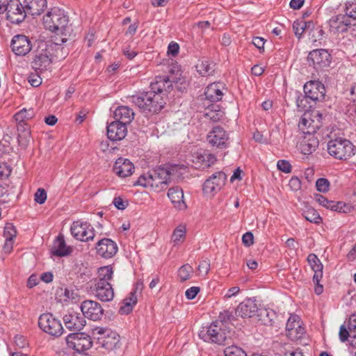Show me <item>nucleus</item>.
Here are the masks:
<instances>
[{
  "mask_svg": "<svg viewBox=\"0 0 356 356\" xmlns=\"http://www.w3.org/2000/svg\"><path fill=\"white\" fill-rule=\"evenodd\" d=\"M149 88V91L133 95L131 102L145 113H158L165 104L163 97L170 91L172 83L167 76H159L151 83Z\"/></svg>",
  "mask_w": 356,
  "mask_h": 356,
  "instance_id": "nucleus-1",
  "label": "nucleus"
},
{
  "mask_svg": "<svg viewBox=\"0 0 356 356\" xmlns=\"http://www.w3.org/2000/svg\"><path fill=\"white\" fill-rule=\"evenodd\" d=\"M175 167H159L139 177L134 185L151 188L156 192H160L167 188L174 175Z\"/></svg>",
  "mask_w": 356,
  "mask_h": 356,
  "instance_id": "nucleus-2",
  "label": "nucleus"
},
{
  "mask_svg": "<svg viewBox=\"0 0 356 356\" xmlns=\"http://www.w3.org/2000/svg\"><path fill=\"white\" fill-rule=\"evenodd\" d=\"M232 330L220 321L213 322L206 330H202L199 333V337L204 341L224 346L232 342Z\"/></svg>",
  "mask_w": 356,
  "mask_h": 356,
  "instance_id": "nucleus-3",
  "label": "nucleus"
},
{
  "mask_svg": "<svg viewBox=\"0 0 356 356\" xmlns=\"http://www.w3.org/2000/svg\"><path fill=\"white\" fill-rule=\"evenodd\" d=\"M92 334L97 340L96 344L108 351L120 346V335L108 328L96 327L92 330Z\"/></svg>",
  "mask_w": 356,
  "mask_h": 356,
  "instance_id": "nucleus-4",
  "label": "nucleus"
},
{
  "mask_svg": "<svg viewBox=\"0 0 356 356\" xmlns=\"http://www.w3.org/2000/svg\"><path fill=\"white\" fill-rule=\"evenodd\" d=\"M353 143L343 138L331 139L327 143V152L330 155L337 159H347L355 154Z\"/></svg>",
  "mask_w": 356,
  "mask_h": 356,
  "instance_id": "nucleus-5",
  "label": "nucleus"
},
{
  "mask_svg": "<svg viewBox=\"0 0 356 356\" xmlns=\"http://www.w3.org/2000/svg\"><path fill=\"white\" fill-rule=\"evenodd\" d=\"M43 23L45 27L51 31H69L67 26L68 17L63 10L58 8H51L44 17Z\"/></svg>",
  "mask_w": 356,
  "mask_h": 356,
  "instance_id": "nucleus-6",
  "label": "nucleus"
},
{
  "mask_svg": "<svg viewBox=\"0 0 356 356\" xmlns=\"http://www.w3.org/2000/svg\"><path fill=\"white\" fill-rule=\"evenodd\" d=\"M322 119L323 115L319 111L305 113L299 121L298 128L303 134L310 136L322 127Z\"/></svg>",
  "mask_w": 356,
  "mask_h": 356,
  "instance_id": "nucleus-7",
  "label": "nucleus"
},
{
  "mask_svg": "<svg viewBox=\"0 0 356 356\" xmlns=\"http://www.w3.org/2000/svg\"><path fill=\"white\" fill-rule=\"evenodd\" d=\"M33 54L31 63L33 68L40 72L47 70L51 63V54L48 49L47 43L44 41L38 42V47L33 51Z\"/></svg>",
  "mask_w": 356,
  "mask_h": 356,
  "instance_id": "nucleus-8",
  "label": "nucleus"
},
{
  "mask_svg": "<svg viewBox=\"0 0 356 356\" xmlns=\"http://www.w3.org/2000/svg\"><path fill=\"white\" fill-rule=\"evenodd\" d=\"M38 325L43 332L54 337H60L64 330L60 321L50 313L40 316Z\"/></svg>",
  "mask_w": 356,
  "mask_h": 356,
  "instance_id": "nucleus-9",
  "label": "nucleus"
},
{
  "mask_svg": "<svg viewBox=\"0 0 356 356\" xmlns=\"http://www.w3.org/2000/svg\"><path fill=\"white\" fill-rule=\"evenodd\" d=\"M65 341L68 348L79 353L88 350L92 345L91 337L83 332L70 334L66 337Z\"/></svg>",
  "mask_w": 356,
  "mask_h": 356,
  "instance_id": "nucleus-10",
  "label": "nucleus"
},
{
  "mask_svg": "<svg viewBox=\"0 0 356 356\" xmlns=\"http://www.w3.org/2000/svg\"><path fill=\"white\" fill-rule=\"evenodd\" d=\"M24 8V4L22 5L19 0H10L5 8L7 19L13 24L21 23L27 15Z\"/></svg>",
  "mask_w": 356,
  "mask_h": 356,
  "instance_id": "nucleus-11",
  "label": "nucleus"
},
{
  "mask_svg": "<svg viewBox=\"0 0 356 356\" xmlns=\"http://www.w3.org/2000/svg\"><path fill=\"white\" fill-rule=\"evenodd\" d=\"M70 230L72 236L81 241L92 240L95 236L93 227L86 222H74Z\"/></svg>",
  "mask_w": 356,
  "mask_h": 356,
  "instance_id": "nucleus-12",
  "label": "nucleus"
},
{
  "mask_svg": "<svg viewBox=\"0 0 356 356\" xmlns=\"http://www.w3.org/2000/svg\"><path fill=\"white\" fill-rule=\"evenodd\" d=\"M90 289L92 294L102 302H109L114 297L113 289L108 282L94 281L90 286Z\"/></svg>",
  "mask_w": 356,
  "mask_h": 356,
  "instance_id": "nucleus-13",
  "label": "nucleus"
},
{
  "mask_svg": "<svg viewBox=\"0 0 356 356\" xmlns=\"http://www.w3.org/2000/svg\"><path fill=\"white\" fill-rule=\"evenodd\" d=\"M304 93L307 95L310 101L316 104L317 102L324 99L325 88L323 84L318 81H310L304 85Z\"/></svg>",
  "mask_w": 356,
  "mask_h": 356,
  "instance_id": "nucleus-14",
  "label": "nucleus"
},
{
  "mask_svg": "<svg viewBox=\"0 0 356 356\" xmlns=\"http://www.w3.org/2000/svg\"><path fill=\"white\" fill-rule=\"evenodd\" d=\"M307 60L310 65H313L316 69H320L329 66L331 56L325 49H315L309 52Z\"/></svg>",
  "mask_w": 356,
  "mask_h": 356,
  "instance_id": "nucleus-15",
  "label": "nucleus"
},
{
  "mask_svg": "<svg viewBox=\"0 0 356 356\" xmlns=\"http://www.w3.org/2000/svg\"><path fill=\"white\" fill-rule=\"evenodd\" d=\"M81 310L84 318L92 321H98L104 315V309L101 305L94 300H87L83 301L81 305Z\"/></svg>",
  "mask_w": 356,
  "mask_h": 356,
  "instance_id": "nucleus-16",
  "label": "nucleus"
},
{
  "mask_svg": "<svg viewBox=\"0 0 356 356\" xmlns=\"http://www.w3.org/2000/svg\"><path fill=\"white\" fill-rule=\"evenodd\" d=\"M10 47L15 55L25 56L31 51L33 45L27 36L16 35L12 39Z\"/></svg>",
  "mask_w": 356,
  "mask_h": 356,
  "instance_id": "nucleus-17",
  "label": "nucleus"
},
{
  "mask_svg": "<svg viewBox=\"0 0 356 356\" xmlns=\"http://www.w3.org/2000/svg\"><path fill=\"white\" fill-rule=\"evenodd\" d=\"M229 136L220 127H215L207 135V141L213 147L223 149L228 147Z\"/></svg>",
  "mask_w": 356,
  "mask_h": 356,
  "instance_id": "nucleus-18",
  "label": "nucleus"
},
{
  "mask_svg": "<svg viewBox=\"0 0 356 356\" xmlns=\"http://www.w3.org/2000/svg\"><path fill=\"white\" fill-rule=\"evenodd\" d=\"M226 175L223 172H217L207 179L203 184L204 193L210 194L218 191L225 184Z\"/></svg>",
  "mask_w": 356,
  "mask_h": 356,
  "instance_id": "nucleus-19",
  "label": "nucleus"
},
{
  "mask_svg": "<svg viewBox=\"0 0 356 356\" xmlns=\"http://www.w3.org/2000/svg\"><path fill=\"white\" fill-rule=\"evenodd\" d=\"M97 254L103 258L110 259L118 252V248L115 242L110 238H104L96 245Z\"/></svg>",
  "mask_w": 356,
  "mask_h": 356,
  "instance_id": "nucleus-20",
  "label": "nucleus"
},
{
  "mask_svg": "<svg viewBox=\"0 0 356 356\" xmlns=\"http://www.w3.org/2000/svg\"><path fill=\"white\" fill-rule=\"evenodd\" d=\"M259 311L256 300L248 298L241 302L235 309L236 316L241 318H251L256 315Z\"/></svg>",
  "mask_w": 356,
  "mask_h": 356,
  "instance_id": "nucleus-21",
  "label": "nucleus"
},
{
  "mask_svg": "<svg viewBox=\"0 0 356 356\" xmlns=\"http://www.w3.org/2000/svg\"><path fill=\"white\" fill-rule=\"evenodd\" d=\"M315 200L320 205L333 211L347 213L350 209V207L348 204H346L342 202L328 200L325 197L320 194H316L315 195Z\"/></svg>",
  "mask_w": 356,
  "mask_h": 356,
  "instance_id": "nucleus-22",
  "label": "nucleus"
},
{
  "mask_svg": "<svg viewBox=\"0 0 356 356\" xmlns=\"http://www.w3.org/2000/svg\"><path fill=\"white\" fill-rule=\"evenodd\" d=\"M127 125L119 121H113L107 126V136L112 141L121 140L127 136Z\"/></svg>",
  "mask_w": 356,
  "mask_h": 356,
  "instance_id": "nucleus-23",
  "label": "nucleus"
},
{
  "mask_svg": "<svg viewBox=\"0 0 356 356\" xmlns=\"http://www.w3.org/2000/svg\"><path fill=\"white\" fill-rule=\"evenodd\" d=\"M63 322L67 329L74 331H80L86 325L85 318L76 312L65 315Z\"/></svg>",
  "mask_w": 356,
  "mask_h": 356,
  "instance_id": "nucleus-24",
  "label": "nucleus"
},
{
  "mask_svg": "<svg viewBox=\"0 0 356 356\" xmlns=\"http://www.w3.org/2000/svg\"><path fill=\"white\" fill-rule=\"evenodd\" d=\"M330 30L334 33L346 32L351 26L350 20L346 15H337L332 17L329 20Z\"/></svg>",
  "mask_w": 356,
  "mask_h": 356,
  "instance_id": "nucleus-25",
  "label": "nucleus"
},
{
  "mask_svg": "<svg viewBox=\"0 0 356 356\" xmlns=\"http://www.w3.org/2000/svg\"><path fill=\"white\" fill-rule=\"evenodd\" d=\"M134 169V165L128 160L123 158H119L115 162L113 167V172L120 177H127L130 176Z\"/></svg>",
  "mask_w": 356,
  "mask_h": 356,
  "instance_id": "nucleus-26",
  "label": "nucleus"
},
{
  "mask_svg": "<svg viewBox=\"0 0 356 356\" xmlns=\"http://www.w3.org/2000/svg\"><path fill=\"white\" fill-rule=\"evenodd\" d=\"M71 252L72 248L66 245L64 236L59 234L54 241L51 254L57 257H65L69 255Z\"/></svg>",
  "mask_w": 356,
  "mask_h": 356,
  "instance_id": "nucleus-27",
  "label": "nucleus"
},
{
  "mask_svg": "<svg viewBox=\"0 0 356 356\" xmlns=\"http://www.w3.org/2000/svg\"><path fill=\"white\" fill-rule=\"evenodd\" d=\"M26 14L32 16L40 15L47 7V0H24Z\"/></svg>",
  "mask_w": 356,
  "mask_h": 356,
  "instance_id": "nucleus-28",
  "label": "nucleus"
},
{
  "mask_svg": "<svg viewBox=\"0 0 356 356\" xmlns=\"http://www.w3.org/2000/svg\"><path fill=\"white\" fill-rule=\"evenodd\" d=\"M222 89L224 86L221 83L209 84L204 92L206 99L213 102L221 100L223 96Z\"/></svg>",
  "mask_w": 356,
  "mask_h": 356,
  "instance_id": "nucleus-29",
  "label": "nucleus"
},
{
  "mask_svg": "<svg viewBox=\"0 0 356 356\" xmlns=\"http://www.w3.org/2000/svg\"><path fill=\"white\" fill-rule=\"evenodd\" d=\"M134 117V113L128 106H122L118 107L114 112V118L116 121L124 123L125 125L131 122Z\"/></svg>",
  "mask_w": 356,
  "mask_h": 356,
  "instance_id": "nucleus-30",
  "label": "nucleus"
},
{
  "mask_svg": "<svg viewBox=\"0 0 356 356\" xmlns=\"http://www.w3.org/2000/svg\"><path fill=\"white\" fill-rule=\"evenodd\" d=\"M307 259L311 268L314 272L313 281L314 283L318 284L323 277V266L315 254H309L307 256Z\"/></svg>",
  "mask_w": 356,
  "mask_h": 356,
  "instance_id": "nucleus-31",
  "label": "nucleus"
},
{
  "mask_svg": "<svg viewBox=\"0 0 356 356\" xmlns=\"http://www.w3.org/2000/svg\"><path fill=\"white\" fill-rule=\"evenodd\" d=\"M168 196L170 199L175 207L179 209H183L186 207L184 202V193L183 190L179 186L170 188L168 192Z\"/></svg>",
  "mask_w": 356,
  "mask_h": 356,
  "instance_id": "nucleus-32",
  "label": "nucleus"
},
{
  "mask_svg": "<svg viewBox=\"0 0 356 356\" xmlns=\"http://www.w3.org/2000/svg\"><path fill=\"white\" fill-rule=\"evenodd\" d=\"M318 139L317 137L314 136V134L308 136L307 139L305 136L303 140L300 143L301 152L304 154H311L318 147Z\"/></svg>",
  "mask_w": 356,
  "mask_h": 356,
  "instance_id": "nucleus-33",
  "label": "nucleus"
},
{
  "mask_svg": "<svg viewBox=\"0 0 356 356\" xmlns=\"http://www.w3.org/2000/svg\"><path fill=\"white\" fill-rule=\"evenodd\" d=\"M137 296H135V292H131L127 298H126L122 305L119 309V312L121 314H128L132 309L134 305L137 303Z\"/></svg>",
  "mask_w": 356,
  "mask_h": 356,
  "instance_id": "nucleus-34",
  "label": "nucleus"
},
{
  "mask_svg": "<svg viewBox=\"0 0 356 356\" xmlns=\"http://www.w3.org/2000/svg\"><path fill=\"white\" fill-rule=\"evenodd\" d=\"M113 270L111 266H106L99 268L98 278L95 281H104L109 282L112 280Z\"/></svg>",
  "mask_w": 356,
  "mask_h": 356,
  "instance_id": "nucleus-35",
  "label": "nucleus"
},
{
  "mask_svg": "<svg viewBox=\"0 0 356 356\" xmlns=\"http://www.w3.org/2000/svg\"><path fill=\"white\" fill-rule=\"evenodd\" d=\"M296 104L298 108L302 111H307L314 105L313 102L310 101V99L307 97L306 94H298Z\"/></svg>",
  "mask_w": 356,
  "mask_h": 356,
  "instance_id": "nucleus-36",
  "label": "nucleus"
},
{
  "mask_svg": "<svg viewBox=\"0 0 356 356\" xmlns=\"http://www.w3.org/2000/svg\"><path fill=\"white\" fill-rule=\"evenodd\" d=\"M215 64L209 60H202L197 65V72L202 76H209L214 72Z\"/></svg>",
  "mask_w": 356,
  "mask_h": 356,
  "instance_id": "nucleus-37",
  "label": "nucleus"
},
{
  "mask_svg": "<svg viewBox=\"0 0 356 356\" xmlns=\"http://www.w3.org/2000/svg\"><path fill=\"white\" fill-rule=\"evenodd\" d=\"M186 227L184 225H179L173 232L172 235V241L175 244L182 242L186 235Z\"/></svg>",
  "mask_w": 356,
  "mask_h": 356,
  "instance_id": "nucleus-38",
  "label": "nucleus"
},
{
  "mask_svg": "<svg viewBox=\"0 0 356 356\" xmlns=\"http://www.w3.org/2000/svg\"><path fill=\"white\" fill-rule=\"evenodd\" d=\"M193 273V268L188 264L181 266L178 270V276L180 282H184L189 280Z\"/></svg>",
  "mask_w": 356,
  "mask_h": 356,
  "instance_id": "nucleus-39",
  "label": "nucleus"
},
{
  "mask_svg": "<svg viewBox=\"0 0 356 356\" xmlns=\"http://www.w3.org/2000/svg\"><path fill=\"white\" fill-rule=\"evenodd\" d=\"M60 300L63 302H69L70 300H73L75 299L76 296V293L74 292L72 290H70L67 288H60L57 291Z\"/></svg>",
  "mask_w": 356,
  "mask_h": 356,
  "instance_id": "nucleus-40",
  "label": "nucleus"
},
{
  "mask_svg": "<svg viewBox=\"0 0 356 356\" xmlns=\"http://www.w3.org/2000/svg\"><path fill=\"white\" fill-rule=\"evenodd\" d=\"M305 219L311 222L319 224L321 222V218L318 213L313 208H309L304 212Z\"/></svg>",
  "mask_w": 356,
  "mask_h": 356,
  "instance_id": "nucleus-41",
  "label": "nucleus"
},
{
  "mask_svg": "<svg viewBox=\"0 0 356 356\" xmlns=\"http://www.w3.org/2000/svg\"><path fill=\"white\" fill-rule=\"evenodd\" d=\"M35 116V112L33 108L22 109L15 115V120L19 122H24L26 120L32 119Z\"/></svg>",
  "mask_w": 356,
  "mask_h": 356,
  "instance_id": "nucleus-42",
  "label": "nucleus"
},
{
  "mask_svg": "<svg viewBox=\"0 0 356 356\" xmlns=\"http://www.w3.org/2000/svg\"><path fill=\"white\" fill-rule=\"evenodd\" d=\"M225 356H247L245 352L236 346H230L224 350Z\"/></svg>",
  "mask_w": 356,
  "mask_h": 356,
  "instance_id": "nucleus-43",
  "label": "nucleus"
},
{
  "mask_svg": "<svg viewBox=\"0 0 356 356\" xmlns=\"http://www.w3.org/2000/svg\"><path fill=\"white\" fill-rule=\"evenodd\" d=\"M56 34L53 37V42L56 45H60L68 40L69 31H55Z\"/></svg>",
  "mask_w": 356,
  "mask_h": 356,
  "instance_id": "nucleus-44",
  "label": "nucleus"
},
{
  "mask_svg": "<svg viewBox=\"0 0 356 356\" xmlns=\"http://www.w3.org/2000/svg\"><path fill=\"white\" fill-rule=\"evenodd\" d=\"M344 11L349 19L350 18L356 19V1H347Z\"/></svg>",
  "mask_w": 356,
  "mask_h": 356,
  "instance_id": "nucleus-45",
  "label": "nucleus"
},
{
  "mask_svg": "<svg viewBox=\"0 0 356 356\" xmlns=\"http://www.w3.org/2000/svg\"><path fill=\"white\" fill-rule=\"evenodd\" d=\"M305 333V329L302 327L300 324L298 325L295 329L290 330L286 333L288 337L291 339L292 340H296L302 338L303 334Z\"/></svg>",
  "mask_w": 356,
  "mask_h": 356,
  "instance_id": "nucleus-46",
  "label": "nucleus"
},
{
  "mask_svg": "<svg viewBox=\"0 0 356 356\" xmlns=\"http://www.w3.org/2000/svg\"><path fill=\"white\" fill-rule=\"evenodd\" d=\"M300 324V318L298 315L293 314L289 318L286 325V333L293 329H295L296 327Z\"/></svg>",
  "mask_w": 356,
  "mask_h": 356,
  "instance_id": "nucleus-47",
  "label": "nucleus"
},
{
  "mask_svg": "<svg viewBox=\"0 0 356 356\" xmlns=\"http://www.w3.org/2000/svg\"><path fill=\"white\" fill-rule=\"evenodd\" d=\"M316 189L321 193L328 191L330 187V181L325 178H320L316 181Z\"/></svg>",
  "mask_w": 356,
  "mask_h": 356,
  "instance_id": "nucleus-48",
  "label": "nucleus"
},
{
  "mask_svg": "<svg viewBox=\"0 0 356 356\" xmlns=\"http://www.w3.org/2000/svg\"><path fill=\"white\" fill-rule=\"evenodd\" d=\"M293 30L294 31L296 36L298 38H300V37L302 36V33L305 31V28L303 26V20H300V21L296 20V21L293 22Z\"/></svg>",
  "mask_w": 356,
  "mask_h": 356,
  "instance_id": "nucleus-49",
  "label": "nucleus"
},
{
  "mask_svg": "<svg viewBox=\"0 0 356 356\" xmlns=\"http://www.w3.org/2000/svg\"><path fill=\"white\" fill-rule=\"evenodd\" d=\"M235 319V317L232 312L225 310L221 312L218 316V319L216 321H220L224 325H226L227 322H230Z\"/></svg>",
  "mask_w": 356,
  "mask_h": 356,
  "instance_id": "nucleus-50",
  "label": "nucleus"
},
{
  "mask_svg": "<svg viewBox=\"0 0 356 356\" xmlns=\"http://www.w3.org/2000/svg\"><path fill=\"white\" fill-rule=\"evenodd\" d=\"M339 337L341 342L346 341L348 338L350 339V330H349L345 325H341L339 328Z\"/></svg>",
  "mask_w": 356,
  "mask_h": 356,
  "instance_id": "nucleus-51",
  "label": "nucleus"
},
{
  "mask_svg": "<svg viewBox=\"0 0 356 356\" xmlns=\"http://www.w3.org/2000/svg\"><path fill=\"white\" fill-rule=\"evenodd\" d=\"M4 236L6 238L13 239L17 234V231L12 224H7L4 228Z\"/></svg>",
  "mask_w": 356,
  "mask_h": 356,
  "instance_id": "nucleus-52",
  "label": "nucleus"
},
{
  "mask_svg": "<svg viewBox=\"0 0 356 356\" xmlns=\"http://www.w3.org/2000/svg\"><path fill=\"white\" fill-rule=\"evenodd\" d=\"M200 274L207 275L210 270V261L208 259L202 260L197 268Z\"/></svg>",
  "mask_w": 356,
  "mask_h": 356,
  "instance_id": "nucleus-53",
  "label": "nucleus"
},
{
  "mask_svg": "<svg viewBox=\"0 0 356 356\" xmlns=\"http://www.w3.org/2000/svg\"><path fill=\"white\" fill-rule=\"evenodd\" d=\"M47 200V193L44 188H40L35 194V201L40 204L44 203Z\"/></svg>",
  "mask_w": 356,
  "mask_h": 356,
  "instance_id": "nucleus-54",
  "label": "nucleus"
},
{
  "mask_svg": "<svg viewBox=\"0 0 356 356\" xmlns=\"http://www.w3.org/2000/svg\"><path fill=\"white\" fill-rule=\"evenodd\" d=\"M11 173V169L9 165L5 163H0V179L8 178Z\"/></svg>",
  "mask_w": 356,
  "mask_h": 356,
  "instance_id": "nucleus-55",
  "label": "nucleus"
},
{
  "mask_svg": "<svg viewBox=\"0 0 356 356\" xmlns=\"http://www.w3.org/2000/svg\"><path fill=\"white\" fill-rule=\"evenodd\" d=\"M277 168L285 173H289L291 171V165L290 163L285 160H280L277 164Z\"/></svg>",
  "mask_w": 356,
  "mask_h": 356,
  "instance_id": "nucleus-56",
  "label": "nucleus"
},
{
  "mask_svg": "<svg viewBox=\"0 0 356 356\" xmlns=\"http://www.w3.org/2000/svg\"><path fill=\"white\" fill-rule=\"evenodd\" d=\"M113 203L114 204L115 207L120 210H124L128 206V202L123 200V199L120 197H115Z\"/></svg>",
  "mask_w": 356,
  "mask_h": 356,
  "instance_id": "nucleus-57",
  "label": "nucleus"
},
{
  "mask_svg": "<svg viewBox=\"0 0 356 356\" xmlns=\"http://www.w3.org/2000/svg\"><path fill=\"white\" fill-rule=\"evenodd\" d=\"M242 241L244 245L250 247L254 243V236L252 233L248 232L243 235Z\"/></svg>",
  "mask_w": 356,
  "mask_h": 356,
  "instance_id": "nucleus-58",
  "label": "nucleus"
},
{
  "mask_svg": "<svg viewBox=\"0 0 356 356\" xmlns=\"http://www.w3.org/2000/svg\"><path fill=\"white\" fill-rule=\"evenodd\" d=\"M200 289L198 286H192L186 291L185 295L187 299L192 300L195 298Z\"/></svg>",
  "mask_w": 356,
  "mask_h": 356,
  "instance_id": "nucleus-59",
  "label": "nucleus"
},
{
  "mask_svg": "<svg viewBox=\"0 0 356 356\" xmlns=\"http://www.w3.org/2000/svg\"><path fill=\"white\" fill-rule=\"evenodd\" d=\"M179 47L177 43L171 42L168 46V53L175 56L179 53Z\"/></svg>",
  "mask_w": 356,
  "mask_h": 356,
  "instance_id": "nucleus-60",
  "label": "nucleus"
},
{
  "mask_svg": "<svg viewBox=\"0 0 356 356\" xmlns=\"http://www.w3.org/2000/svg\"><path fill=\"white\" fill-rule=\"evenodd\" d=\"M15 343L21 348H24L27 344L26 339L22 335H17L15 337Z\"/></svg>",
  "mask_w": 356,
  "mask_h": 356,
  "instance_id": "nucleus-61",
  "label": "nucleus"
},
{
  "mask_svg": "<svg viewBox=\"0 0 356 356\" xmlns=\"http://www.w3.org/2000/svg\"><path fill=\"white\" fill-rule=\"evenodd\" d=\"M265 41L264 38L260 37H254L252 39V44L258 48L259 50L261 49H264V45Z\"/></svg>",
  "mask_w": 356,
  "mask_h": 356,
  "instance_id": "nucleus-62",
  "label": "nucleus"
},
{
  "mask_svg": "<svg viewBox=\"0 0 356 356\" xmlns=\"http://www.w3.org/2000/svg\"><path fill=\"white\" fill-rule=\"evenodd\" d=\"M350 346L356 348V325L350 330Z\"/></svg>",
  "mask_w": 356,
  "mask_h": 356,
  "instance_id": "nucleus-63",
  "label": "nucleus"
},
{
  "mask_svg": "<svg viewBox=\"0 0 356 356\" xmlns=\"http://www.w3.org/2000/svg\"><path fill=\"white\" fill-rule=\"evenodd\" d=\"M289 185L294 190H298L301 186V182L298 177H292L289 181Z\"/></svg>",
  "mask_w": 356,
  "mask_h": 356,
  "instance_id": "nucleus-64",
  "label": "nucleus"
}]
</instances>
